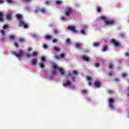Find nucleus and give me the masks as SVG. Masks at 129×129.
<instances>
[{
	"mask_svg": "<svg viewBox=\"0 0 129 129\" xmlns=\"http://www.w3.org/2000/svg\"><path fill=\"white\" fill-rule=\"evenodd\" d=\"M73 13V9L71 7L67 8L64 12V15L66 17H61V21H64L66 19V18H69L71 17V14Z\"/></svg>",
	"mask_w": 129,
	"mask_h": 129,
	"instance_id": "f257e3e1",
	"label": "nucleus"
},
{
	"mask_svg": "<svg viewBox=\"0 0 129 129\" xmlns=\"http://www.w3.org/2000/svg\"><path fill=\"white\" fill-rule=\"evenodd\" d=\"M105 26H113L115 24V22L113 20L107 19L105 20Z\"/></svg>",
	"mask_w": 129,
	"mask_h": 129,
	"instance_id": "f03ea898",
	"label": "nucleus"
},
{
	"mask_svg": "<svg viewBox=\"0 0 129 129\" xmlns=\"http://www.w3.org/2000/svg\"><path fill=\"white\" fill-rule=\"evenodd\" d=\"M12 53L13 55L16 56V57H18V58H20V57H22V56L24 55V51L22 50H21L19 51V53H18L16 51H13L12 52Z\"/></svg>",
	"mask_w": 129,
	"mask_h": 129,
	"instance_id": "7ed1b4c3",
	"label": "nucleus"
},
{
	"mask_svg": "<svg viewBox=\"0 0 129 129\" xmlns=\"http://www.w3.org/2000/svg\"><path fill=\"white\" fill-rule=\"evenodd\" d=\"M19 27H24V29H28L29 25L26 24L25 21H21L19 22Z\"/></svg>",
	"mask_w": 129,
	"mask_h": 129,
	"instance_id": "20e7f679",
	"label": "nucleus"
},
{
	"mask_svg": "<svg viewBox=\"0 0 129 129\" xmlns=\"http://www.w3.org/2000/svg\"><path fill=\"white\" fill-rule=\"evenodd\" d=\"M68 30L72 31L73 33H78V30H76V27L75 26H70L68 27Z\"/></svg>",
	"mask_w": 129,
	"mask_h": 129,
	"instance_id": "39448f33",
	"label": "nucleus"
},
{
	"mask_svg": "<svg viewBox=\"0 0 129 129\" xmlns=\"http://www.w3.org/2000/svg\"><path fill=\"white\" fill-rule=\"evenodd\" d=\"M110 43H111V44H113V45L114 46H115L116 47H118V46H120V43L116 41V40L114 39H112L110 41Z\"/></svg>",
	"mask_w": 129,
	"mask_h": 129,
	"instance_id": "423d86ee",
	"label": "nucleus"
},
{
	"mask_svg": "<svg viewBox=\"0 0 129 129\" xmlns=\"http://www.w3.org/2000/svg\"><path fill=\"white\" fill-rule=\"evenodd\" d=\"M109 107H110L111 108H113V109H114V108H115V106H114V105H113V104L114 103V100L112 98H110L109 99Z\"/></svg>",
	"mask_w": 129,
	"mask_h": 129,
	"instance_id": "0eeeda50",
	"label": "nucleus"
},
{
	"mask_svg": "<svg viewBox=\"0 0 129 129\" xmlns=\"http://www.w3.org/2000/svg\"><path fill=\"white\" fill-rule=\"evenodd\" d=\"M54 57L55 59H57V60H59V59H62V58H64V57H65V54L64 53H61L59 55H55Z\"/></svg>",
	"mask_w": 129,
	"mask_h": 129,
	"instance_id": "6e6552de",
	"label": "nucleus"
},
{
	"mask_svg": "<svg viewBox=\"0 0 129 129\" xmlns=\"http://www.w3.org/2000/svg\"><path fill=\"white\" fill-rule=\"evenodd\" d=\"M100 84H101V83H100L99 81H97L94 83V86L97 87V88H100V87H101Z\"/></svg>",
	"mask_w": 129,
	"mask_h": 129,
	"instance_id": "1a4fd4ad",
	"label": "nucleus"
},
{
	"mask_svg": "<svg viewBox=\"0 0 129 129\" xmlns=\"http://www.w3.org/2000/svg\"><path fill=\"white\" fill-rule=\"evenodd\" d=\"M58 70H59L61 75H63V76H66V74H65V72H64V69L62 68H59L58 69Z\"/></svg>",
	"mask_w": 129,
	"mask_h": 129,
	"instance_id": "9d476101",
	"label": "nucleus"
},
{
	"mask_svg": "<svg viewBox=\"0 0 129 129\" xmlns=\"http://www.w3.org/2000/svg\"><path fill=\"white\" fill-rule=\"evenodd\" d=\"M31 63L32 65H34V66L37 65V63H38V58H35L33 59Z\"/></svg>",
	"mask_w": 129,
	"mask_h": 129,
	"instance_id": "9b49d317",
	"label": "nucleus"
},
{
	"mask_svg": "<svg viewBox=\"0 0 129 129\" xmlns=\"http://www.w3.org/2000/svg\"><path fill=\"white\" fill-rule=\"evenodd\" d=\"M83 59L84 61H86L87 62H90V58L86 56H83Z\"/></svg>",
	"mask_w": 129,
	"mask_h": 129,
	"instance_id": "f8f14e48",
	"label": "nucleus"
},
{
	"mask_svg": "<svg viewBox=\"0 0 129 129\" xmlns=\"http://www.w3.org/2000/svg\"><path fill=\"white\" fill-rule=\"evenodd\" d=\"M4 16L3 15V13L0 12V22H4Z\"/></svg>",
	"mask_w": 129,
	"mask_h": 129,
	"instance_id": "ddd939ff",
	"label": "nucleus"
},
{
	"mask_svg": "<svg viewBox=\"0 0 129 129\" xmlns=\"http://www.w3.org/2000/svg\"><path fill=\"white\" fill-rule=\"evenodd\" d=\"M68 85H71V82H70V81H68V82H67V83H64L63 84V86L64 87H67V86H68Z\"/></svg>",
	"mask_w": 129,
	"mask_h": 129,
	"instance_id": "4468645a",
	"label": "nucleus"
},
{
	"mask_svg": "<svg viewBox=\"0 0 129 129\" xmlns=\"http://www.w3.org/2000/svg\"><path fill=\"white\" fill-rule=\"evenodd\" d=\"M9 39L11 41V42H13V41H15V36L14 35H11L9 37Z\"/></svg>",
	"mask_w": 129,
	"mask_h": 129,
	"instance_id": "2eb2a0df",
	"label": "nucleus"
},
{
	"mask_svg": "<svg viewBox=\"0 0 129 129\" xmlns=\"http://www.w3.org/2000/svg\"><path fill=\"white\" fill-rule=\"evenodd\" d=\"M108 48V46L105 45L103 47V49H102V51H103V52H105V51L107 50Z\"/></svg>",
	"mask_w": 129,
	"mask_h": 129,
	"instance_id": "dca6fc26",
	"label": "nucleus"
},
{
	"mask_svg": "<svg viewBox=\"0 0 129 129\" xmlns=\"http://www.w3.org/2000/svg\"><path fill=\"white\" fill-rule=\"evenodd\" d=\"M100 45L99 42H94L93 43V47H98Z\"/></svg>",
	"mask_w": 129,
	"mask_h": 129,
	"instance_id": "f3484780",
	"label": "nucleus"
},
{
	"mask_svg": "<svg viewBox=\"0 0 129 129\" xmlns=\"http://www.w3.org/2000/svg\"><path fill=\"white\" fill-rule=\"evenodd\" d=\"M119 36L120 37V38H124L125 37V33H121L119 34Z\"/></svg>",
	"mask_w": 129,
	"mask_h": 129,
	"instance_id": "a211bd4d",
	"label": "nucleus"
},
{
	"mask_svg": "<svg viewBox=\"0 0 129 129\" xmlns=\"http://www.w3.org/2000/svg\"><path fill=\"white\" fill-rule=\"evenodd\" d=\"M16 17H17V19H19L20 20L23 19V16H22V15H21V14H17L16 15Z\"/></svg>",
	"mask_w": 129,
	"mask_h": 129,
	"instance_id": "6ab92c4d",
	"label": "nucleus"
},
{
	"mask_svg": "<svg viewBox=\"0 0 129 129\" xmlns=\"http://www.w3.org/2000/svg\"><path fill=\"white\" fill-rule=\"evenodd\" d=\"M100 19H102L103 21H104V23H105V21L106 20H107V18H106V17H104V16H101L100 17Z\"/></svg>",
	"mask_w": 129,
	"mask_h": 129,
	"instance_id": "aec40b11",
	"label": "nucleus"
},
{
	"mask_svg": "<svg viewBox=\"0 0 129 129\" xmlns=\"http://www.w3.org/2000/svg\"><path fill=\"white\" fill-rule=\"evenodd\" d=\"M55 4L58 6H60L63 4V2L60 1H55Z\"/></svg>",
	"mask_w": 129,
	"mask_h": 129,
	"instance_id": "412c9836",
	"label": "nucleus"
},
{
	"mask_svg": "<svg viewBox=\"0 0 129 129\" xmlns=\"http://www.w3.org/2000/svg\"><path fill=\"white\" fill-rule=\"evenodd\" d=\"M85 28H87V26L84 27V28H83L84 29H83L81 31V33L83 35H85V31H84V30L85 29Z\"/></svg>",
	"mask_w": 129,
	"mask_h": 129,
	"instance_id": "4be33fe9",
	"label": "nucleus"
},
{
	"mask_svg": "<svg viewBox=\"0 0 129 129\" xmlns=\"http://www.w3.org/2000/svg\"><path fill=\"white\" fill-rule=\"evenodd\" d=\"M80 46H81V44H80V43H77L75 44V47L77 48H80Z\"/></svg>",
	"mask_w": 129,
	"mask_h": 129,
	"instance_id": "5701e85b",
	"label": "nucleus"
},
{
	"mask_svg": "<svg viewBox=\"0 0 129 129\" xmlns=\"http://www.w3.org/2000/svg\"><path fill=\"white\" fill-rule=\"evenodd\" d=\"M45 38L46 40H51V39H52V36H51V35H46Z\"/></svg>",
	"mask_w": 129,
	"mask_h": 129,
	"instance_id": "b1692460",
	"label": "nucleus"
},
{
	"mask_svg": "<svg viewBox=\"0 0 129 129\" xmlns=\"http://www.w3.org/2000/svg\"><path fill=\"white\" fill-rule=\"evenodd\" d=\"M108 75L110 77L113 76L114 75V73L112 71L109 72Z\"/></svg>",
	"mask_w": 129,
	"mask_h": 129,
	"instance_id": "393cba45",
	"label": "nucleus"
},
{
	"mask_svg": "<svg viewBox=\"0 0 129 129\" xmlns=\"http://www.w3.org/2000/svg\"><path fill=\"white\" fill-rule=\"evenodd\" d=\"M39 12H41V13H45V12H46V10L45 9L40 8L39 9Z\"/></svg>",
	"mask_w": 129,
	"mask_h": 129,
	"instance_id": "a878e982",
	"label": "nucleus"
},
{
	"mask_svg": "<svg viewBox=\"0 0 129 129\" xmlns=\"http://www.w3.org/2000/svg\"><path fill=\"white\" fill-rule=\"evenodd\" d=\"M53 68L54 69H59V68H58V66H57V64H53L52 65Z\"/></svg>",
	"mask_w": 129,
	"mask_h": 129,
	"instance_id": "bb28decb",
	"label": "nucleus"
},
{
	"mask_svg": "<svg viewBox=\"0 0 129 129\" xmlns=\"http://www.w3.org/2000/svg\"><path fill=\"white\" fill-rule=\"evenodd\" d=\"M7 19V20H11V19H12V15H11V14H8Z\"/></svg>",
	"mask_w": 129,
	"mask_h": 129,
	"instance_id": "cd10ccee",
	"label": "nucleus"
},
{
	"mask_svg": "<svg viewBox=\"0 0 129 129\" xmlns=\"http://www.w3.org/2000/svg\"><path fill=\"white\" fill-rule=\"evenodd\" d=\"M97 12H98V13H100V12H101V8L97 7Z\"/></svg>",
	"mask_w": 129,
	"mask_h": 129,
	"instance_id": "c85d7f7f",
	"label": "nucleus"
},
{
	"mask_svg": "<svg viewBox=\"0 0 129 129\" xmlns=\"http://www.w3.org/2000/svg\"><path fill=\"white\" fill-rule=\"evenodd\" d=\"M66 43L67 44H70V43H71V40H70V39L68 38L67 39Z\"/></svg>",
	"mask_w": 129,
	"mask_h": 129,
	"instance_id": "c756f323",
	"label": "nucleus"
},
{
	"mask_svg": "<svg viewBox=\"0 0 129 129\" xmlns=\"http://www.w3.org/2000/svg\"><path fill=\"white\" fill-rule=\"evenodd\" d=\"M54 50L57 51V52H59V51H61V49L59 48V47H55L54 48Z\"/></svg>",
	"mask_w": 129,
	"mask_h": 129,
	"instance_id": "7c9ffc66",
	"label": "nucleus"
},
{
	"mask_svg": "<svg viewBox=\"0 0 129 129\" xmlns=\"http://www.w3.org/2000/svg\"><path fill=\"white\" fill-rule=\"evenodd\" d=\"M39 65L41 68H44L45 67V64H44V63H39Z\"/></svg>",
	"mask_w": 129,
	"mask_h": 129,
	"instance_id": "2f4dec72",
	"label": "nucleus"
},
{
	"mask_svg": "<svg viewBox=\"0 0 129 129\" xmlns=\"http://www.w3.org/2000/svg\"><path fill=\"white\" fill-rule=\"evenodd\" d=\"M58 42V39L54 38L52 40V43H57Z\"/></svg>",
	"mask_w": 129,
	"mask_h": 129,
	"instance_id": "473e14b6",
	"label": "nucleus"
},
{
	"mask_svg": "<svg viewBox=\"0 0 129 129\" xmlns=\"http://www.w3.org/2000/svg\"><path fill=\"white\" fill-rule=\"evenodd\" d=\"M83 94H86L87 93V90L84 89L82 91Z\"/></svg>",
	"mask_w": 129,
	"mask_h": 129,
	"instance_id": "72a5a7b5",
	"label": "nucleus"
},
{
	"mask_svg": "<svg viewBox=\"0 0 129 129\" xmlns=\"http://www.w3.org/2000/svg\"><path fill=\"white\" fill-rule=\"evenodd\" d=\"M3 29H4L5 30H6V29H9V25H5L3 26Z\"/></svg>",
	"mask_w": 129,
	"mask_h": 129,
	"instance_id": "f704fd0d",
	"label": "nucleus"
},
{
	"mask_svg": "<svg viewBox=\"0 0 129 129\" xmlns=\"http://www.w3.org/2000/svg\"><path fill=\"white\" fill-rule=\"evenodd\" d=\"M87 79L88 81H91V80H93V79L90 78V77H87Z\"/></svg>",
	"mask_w": 129,
	"mask_h": 129,
	"instance_id": "c9c22d12",
	"label": "nucleus"
},
{
	"mask_svg": "<svg viewBox=\"0 0 129 129\" xmlns=\"http://www.w3.org/2000/svg\"><path fill=\"white\" fill-rule=\"evenodd\" d=\"M73 73L75 74V75H77V74H78L79 73L78 71H73Z\"/></svg>",
	"mask_w": 129,
	"mask_h": 129,
	"instance_id": "e433bc0d",
	"label": "nucleus"
},
{
	"mask_svg": "<svg viewBox=\"0 0 129 129\" xmlns=\"http://www.w3.org/2000/svg\"><path fill=\"white\" fill-rule=\"evenodd\" d=\"M99 66H100V64H99V63H98V62H96L95 64V67H97V68H98V67H99Z\"/></svg>",
	"mask_w": 129,
	"mask_h": 129,
	"instance_id": "4c0bfd02",
	"label": "nucleus"
},
{
	"mask_svg": "<svg viewBox=\"0 0 129 129\" xmlns=\"http://www.w3.org/2000/svg\"><path fill=\"white\" fill-rule=\"evenodd\" d=\"M71 79L73 82H75V77L73 76Z\"/></svg>",
	"mask_w": 129,
	"mask_h": 129,
	"instance_id": "58836bf2",
	"label": "nucleus"
},
{
	"mask_svg": "<svg viewBox=\"0 0 129 129\" xmlns=\"http://www.w3.org/2000/svg\"><path fill=\"white\" fill-rule=\"evenodd\" d=\"M109 67L110 69H111L112 67H113V64L112 63H110L109 64Z\"/></svg>",
	"mask_w": 129,
	"mask_h": 129,
	"instance_id": "ea45409f",
	"label": "nucleus"
},
{
	"mask_svg": "<svg viewBox=\"0 0 129 129\" xmlns=\"http://www.w3.org/2000/svg\"><path fill=\"white\" fill-rule=\"evenodd\" d=\"M41 60L43 61V62L46 61V57H41Z\"/></svg>",
	"mask_w": 129,
	"mask_h": 129,
	"instance_id": "a19ab883",
	"label": "nucleus"
},
{
	"mask_svg": "<svg viewBox=\"0 0 129 129\" xmlns=\"http://www.w3.org/2000/svg\"><path fill=\"white\" fill-rule=\"evenodd\" d=\"M45 5H47V6L50 5V1H45Z\"/></svg>",
	"mask_w": 129,
	"mask_h": 129,
	"instance_id": "79ce46f5",
	"label": "nucleus"
},
{
	"mask_svg": "<svg viewBox=\"0 0 129 129\" xmlns=\"http://www.w3.org/2000/svg\"><path fill=\"white\" fill-rule=\"evenodd\" d=\"M59 33V30H55L54 31V34H58Z\"/></svg>",
	"mask_w": 129,
	"mask_h": 129,
	"instance_id": "37998d69",
	"label": "nucleus"
},
{
	"mask_svg": "<svg viewBox=\"0 0 129 129\" xmlns=\"http://www.w3.org/2000/svg\"><path fill=\"white\" fill-rule=\"evenodd\" d=\"M1 34H2L3 36H5V30H1Z\"/></svg>",
	"mask_w": 129,
	"mask_h": 129,
	"instance_id": "c03bdc74",
	"label": "nucleus"
},
{
	"mask_svg": "<svg viewBox=\"0 0 129 129\" xmlns=\"http://www.w3.org/2000/svg\"><path fill=\"white\" fill-rule=\"evenodd\" d=\"M19 41H20V42H25V39H24L23 38H20L19 39Z\"/></svg>",
	"mask_w": 129,
	"mask_h": 129,
	"instance_id": "a18cd8bd",
	"label": "nucleus"
},
{
	"mask_svg": "<svg viewBox=\"0 0 129 129\" xmlns=\"http://www.w3.org/2000/svg\"><path fill=\"white\" fill-rule=\"evenodd\" d=\"M37 55H38V53L36 52H33V56H37Z\"/></svg>",
	"mask_w": 129,
	"mask_h": 129,
	"instance_id": "49530a36",
	"label": "nucleus"
},
{
	"mask_svg": "<svg viewBox=\"0 0 129 129\" xmlns=\"http://www.w3.org/2000/svg\"><path fill=\"white\" fill-rule=\"evenodd\" d=\"M121 76H122V77H126V74L123 73L121 74Z\"/></svg>",
	"mask_w": 129,
	"mask_h": 129,
	"instance_id": "de8ad7c7",
	"label": "nucleus"
},
{
	"mask_svg": "<svg viewBox=\"0 0 129 129\" xmlns=\"http://www.w3.org/2000/svg\"><path fill=\"white\" fill-rule=\"evenodd\" d=\"M43 48H44V49H47V48H48V45H47V44H44V45H43Z\"/></svg>",
	"mask_w": 129,
	"mask_h": 129,
	"instance_id": "09e8293b",
	"label": "nucleus"
},
{
	"mask_svg": "<svg viewBox=\"0 0 129 129\" xmlns=\"http://www.w3.org/2000/svg\"><path fill=\"white\" fill-rule=\"evenodd\" d=\"M15 45L17 48H19V44L18 43H15Z\"/></svg>",
	"mask_w": 129,
	"mask_h": 129,
	"instance_id": "8fccbe9b",
	"label": "nucleus"
},
{
	"mask_svg": "<svg viewBox=\"0 0 129 129\" xmlns=\"http://www.w3.org/2000/svg\"><path fill=\"white\" fill-rule=\"evenodd\" d=\"M52 74H56V73H57L55 70L52 71Z\"/></svg>",
	"mask_w": 129,
	"mask_h": 129,
	"instance_id": "3c124183",
	"label": "nucleus"
},
{
	"mask_svg": "<svg viewBox=\"0 0 129 129\" xmlns=\"http://www.w3.org/2000/svg\"><path fill=\"white\" fill-rule=\"evenodd\" d=\"M87 100L88 101H90V100H91V98H90V97H87Z\"/></svg>",
	"mask_w": 129,
	"mask_h": 129,
	"instance_id": "603ef678",
	"label": "nucleus"
},
{
	"mask_svg": "<svg viewBox=\"0 0 129 129\" xmlns=\"http://www.w3.org/2000/svg\"><path fill=\"white\" fill-rule=\"evenodd\" d=\"M113 92L112 91V90H109L108 91V93H110V94H111V93H112Z\"/></svg>",
	"mask_w": 129,
	"mask_h": 129,
	"instance_id": "864d4df0",
	"label": "nucleus"
},
{
	"mask_svg": "<svg viewBox=\"0 0 129 129\" xmlns=\"http://www.w3.org/2000/svg\"><path fill=\"white\" fill-rule=\"evenodd\" d=\"M89 86H91V85H92V83L91 82H89Z\"/></svg>",
	"mask_w": 129,
	"mask_h": 129,
	"instance_id": "5fc2aeb1",
	"label": "nucleus"
},
{
	"mask_svg": "<svg viewBox=\"0 0 129 129\" xmlns=\"http://www.w3.org/2000/svg\"><path fill=\"white\" fill-rule=\"evenodd\" d=\"M8 3H9V4H12L13 1H11V0H9V1H8Z\"/></svg>",
	"mask_w": 129,
	"mask_h": 129,
	"instance_id": "6e6d98bb",
	"label": "nucleus"
},
{
	"mask_svg": "<svg viewBox=\"0 0 129 129\" xmlns=\"http://www.w3.org/2000/svg\"><path fill=\"white\" fill-rule=\"evenodd\" d=\"M4 3V1L3 0H0V4H2Z\"/></svg>",
	"mask_w": 129,
	"mask_h": 129,
	"instance_id": "4d7b16f0",
	"label": "nucleus"
},
{
	"mask_svg": "<svg viewBox=\"0 0 129 129\" xmlns=\"http://www.w3.org/2000/svg\"><path fill=\"white\" fill-rule=\"evenodd\" d=\"M125 56H129V53L126 52L125 53Z\"/></svg>",
	"mask_w": 129,
	"mask_h": 129,
	"instance_id": "13d9d810",
	"label": "nucleus"
},
{
	"mask_svg": "<svg viewBox=\"0 0 129 129\" xmlns=\"http://www.w3.org/2000/svg\"><path fill=\"white\" fill-rule=\"evenodd\" d=\"M68 75H69V76H72V74L69 73V74H68Z\"/></svg>",
	"mask_w": 129,
	"mask_h": 129,
	"instance_id": "bf43d9fd",
	"label": "nucleus"
},
{
	"mask_svg": "<svg viewBox=\"0 0 129 129\" xmlns=\"http://www.w3.org/2000/svg\"><path fill=\"white\" fill-rule=\"evenodd\" d=\"M28 51H32V48H28Z\"/></svg>",
	"mask_w": 129,
	"mask_h": 129,
	"instance_id": "052dcab7",
	"label": "nucleus"
},
{
	"mask_svg": "<svg viewBox=\"0 0 129 129\" xmlns=\"http://www.w3.org/2000/svg\"><path fill=\"white\" fill-rule=\"evenodd\" d=\"M31 56V55L30 54H27V57H30Z\"/></svg>",
	"mask_w": 129,
	"mask_h": 129,
	"instance_id": "680f3d73",
	"label": "nucleus"
},
{
	"mask_svg": "<svg viewBox=\"0 0 129 129\" xmlns=\"http://www.w3.org/2000/svg\"><path fill=\"white\" fill-rule=\"evenodd\" d=\"M119 80H118V79H115V81H119Z\"/></svg>",
	"mask_w": 129,
	"mask_h": 129,
	"instance_id": "e2e57ef3",
	"label": "nucleus"
},
{
	"mask_svg": "<svg viewBox=\"0 0 129 129\" xmlns=\"http://www.w3.org/2000/svg\"><path fill=\"white\" fill-rule=\"evenodd\" d=\"M31 1H32V0H26V2H30Z\"/></svg>",
	"mask_w": 129,
	"mask_h": 129,
	"instance_id": "0e129e2a",
	"label": "nucleus"
},
{
	"mask_svg": "<svg viewBox=\"0 0 129 129\" xmlns=\"http://www.w3.org/2000/svg\"><path fill=\"white\" fill-rule=\"evenodd\" d=\"M127 95L128 97H129V93H127Z\"/></svg>",
	"mask_w": 129,
	"mask_h": 129,
	"instance_id": "69168bd1",
	"label": "nucleus"
}]
</instances>
